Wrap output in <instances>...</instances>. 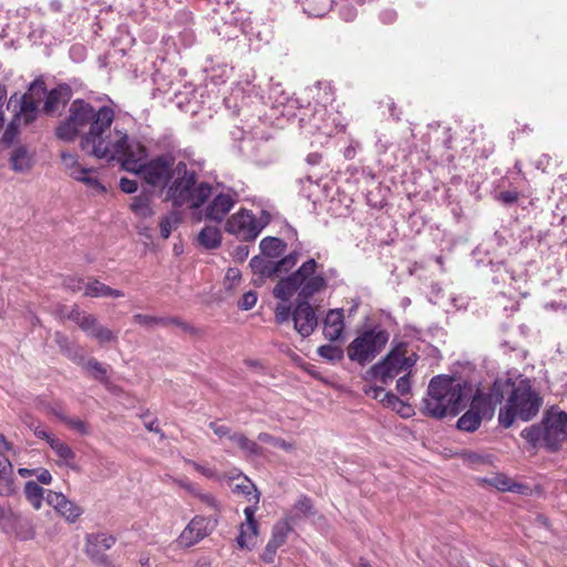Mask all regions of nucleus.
Instances as JSON below:
<instances>
[{"instance_id": "27", "label": "nucleus", "mask_w": 567, "mask_h": 567, "mask_svg": "<svg viewBox=\"0 0 567 567\" xmlns=\"http://www.w3.org/2000/svg\"><path fill=\"white\" fill-rule=\"evenodd\" d=\"M10 165L17 173L29 172L33 166V154L24 146H19L11 154Z\"/></svg>"}, {"instance_id": "10", "label": "nucleus", "mask_w": 567, "mask_h": 567, "mask_svg": "<svg viewBox=\"0 0 567 567\" xmlns=\"http://www.w3.org/2000/svg\"><path fill=\"white\" fill-rule=\"evenodd\" d=\"M45 94L44 83L35 81L31 84L29 91L22 95L20 101V110L7 127L3 134V142L10 144L18 134V126L23 123L28 125L32 123L38 115V105L42 96Z\"/></svg>"}, {"instance_id": "38", "label": "nucleus", "mask_w": 567, "mask_h": 567, "mask_svg": "<svg viewBox=\"0 0 567 567\" xmlns=\"http://www.w3.org/2000/svg\"><path fill=\"white\" fill-rule=\"evenodd\" d=\"M332 0H306L305 11L313 17L324 16L331 8Z\"/></svg>"}, {"instance_id": "33", "label": "nucleus", "mask_w": 567, "mask_h": 567, "mask_svg": "<svg viewBox=\"0 0 567 567\" xmlns=\"http://www.w3.org/2000/svg\"><path fill=\"white\" fill-rule=\"evenodd\" d=\"M131 209L138 218H150L155 214L151 206V198L146 195H138L132 199Z\"/></svg>"}, {"instance_id": "61", "label": "nucleus", "mask_w": 567, "mask_h": 567, "mask_svg": "<svg viewBox=\"0 0 567 567\" xmlns=\"http://www.w3.org/2000/svg\"><path fill=\"white\" fill-rule=\"evenodd\" d=\"M35 475L41 484L49 485L52 482V475L47 468H37Z\"/></svg>"}, {"instance_id": "23", "label": "nucleus", "mask_w": 567, "mask_h": 567, "mask_svg": "<svg viewBox=\"0 0 567 567\" xmlns=\"http://www.w3.org/2000/svg\"><path fill=\"white\" fill-rule=\"evenodd\" d=\"M0 450V496H12L17 493V484L13 478V465Z\"/></svg>"}, {"instance_id": "37", "label": "nucleus", "mask_w": 567, "mask_h": 567, "mask_svg": "<svg viewBox=\"0 0 567 567\" xmlns=\"http://www.w3.org/2000/svg\"><path fill=\"white\" fill-rule=\"evenodd\" d=\"M24 494L34 509L42 506L43 488L35 482L29 481L24 485Z\"/></svg>"}, {"instance_id": "44", "label": "nucleus", "mask_w": 567, "mask_h": 567, "mask_svg": "<svg viewBox=\"0 0 567 567\" xmlns=\"http://www.w3.org/2000/svg\"><path fill=\"white\" fill-rule=\"evenodd\" d=\"M318 354L331 362L339 361L343 358V351L340 347L332 344H323L318 348Z\"/></svg>"}, {"instance_id": "13", "label": "nucleus", "mask_w": 567, "mask_h": 567, "mask_svg": "<svg viewBox=\"0 0 567 567\" xmlns=\"http://www.w3.org/2000/svg\"><path fill=\"white\" fill-rule=\"evenodd\" d=\"M217 525V516L209 518L195 516L181 533L177 542L181 546L190 547L208 536Z\"/></svg>"}, {"instance_id": "2", "label": "nucleus", "mask_w": 567, "mask_h": 567, "mask_svg": "<svg viewBox=\"0 0 567 567\" xmlns=\"http://www.w3.org/2000/svg\"><path fill=\"white\" fill-rule=\"evenodd\" d=\"M471 396L472 386L467 382L437 375L430 381L421 410L424 415L434 419H443L449 414L456 415L465 408Z\"/></svg>"}, {"instance_id": "19", "label": "nucleus", "mask_w": 567, "mask_h": 567, "mask_svg": "<svg viewBox=\"0 0 567 567\" xmlns=\"http://www.w3.org/2000/svg\"><path fill=\"white\" fill-rule=\"evenodd\" d=\"M48 503L69 523H75L83 514L82 507L66 498L62 493L50 492Z\"/></svg>"}, {"instance_id": "60", "label": "nucleus", "mask_w": 567, "mask_h": 567, "mask_svg": "<svg viewBox=\"0 0 567 567\" xmlns=\"http://www.w3.org/2000/svg\"><path fill=\"white\" fill-rule=\"evenodd\" d=\"M266 262L265 257H254L250 259L249 266L254 274H259L261 276V272L264 270V265Z\"/></svg>"}, {"instance_id": "29", "label": "nucleus", "mask_w": 567, "mask_h": 567, "mask_svg": "<svg viewBox=\"0 0 567 567\" xmlns=\"http://www.w3.org/2000/svg\"><path fill=\"white\" fill-rule=\"evenodd\" d=\"M482 482L488 486L495 487L501 492H518L522 493L525 488L524 485L514 482L505 474H494L491 477H485Z\"/></svg>"}, {"instance_id": "48", "label": "nucleus", "mask_w": 567, "mask_h": 567, "mask_svg": "<svg viewBox=\"0 0 567 567\" xmlns=\"http://www.w3.org/2000/svg\"><path fill=\"white\" fill-rule=\"evenodd\" d=\"M380 402L389 408H392L393 410L396 409V406L410 410V405L405 404L402 400H400L396 395H394L391 392L383 393V396L380 399Z\"/></svg>"}, {"instance_id": "62", "label": "nucleus", "mask_w": 567, "mask_h": 567, "mask_svg": "<svg viewBox=\"0 0 567 567\" xmlns=\"http://www.w3.org/2000/svg\"><path fill=\"white\" fill-rule=\"evenodd\" d=\"M277 549H278L277 547L270 548V544L268 543L266 548H265V551L262 554V560L266 561V563H272Z\"/></svg>"}, {"instance_id": "9", "label": "nucleus", "mask_w": 567, "mask_h": 567, "mask_svg": "<svg viewBox=\"0 0 567 567\" xmlns=\"http://www.w3.org/2000/svg\"><path fill=\"white\" fill-rule=\"evenodd\" d=\"M389 333L381 328L369 329L359 334L348 346L347 354L351 361L365 364L372 361L385 347Z\"/></svg>"}, {"instance_id": "12", "label": "nucleus", "mask_w": 567, "mask_h": 567, "mask_svg": "<svg viewBox=\"0 0 567 567\" xmlns=\"http://www.w3.org/2000/svg\"><path fill=\"white\" fill-rule=\"evenodd\" d=\"M176 164L177 162L174 159L161 156L146 163L138 175L147 184L165 188L171 179V175H173V171L176 168Z\"/></svg>"}, {"instance_id": "64", "label": "nucleus", "mask_w": 567, "mask_h": 567, "mask_svg": "<svg viewBox=\"0 0 567 567\" xmlns=\"http://www.w3.org/2000/svg\"><path fill=\"white\" fill-rule=\"evenodd\" d=\"M68 287L70 289H72L73 291H80L82 290V286L84 287V282L82 280H74V279H70L68 282H66Z\"/></svg>"}, {"instance_id": "54", "label": "nucleus", "mask_w": 567, "mask_h": 567, "mask_svg": "<svg viewBox=\"0 0 567 567\" xmlns=\"http://www.w3.org/2000/svg\"><path fill=\"white\" fill-rule=\"evenodd\" d=\"M173 483L177 485L178 487L185 489L188 494L195 496V494L198 492V487L193 484L187 478H172Z\"/></svg>"}, {"instance_id": "49", "label": "nucleus", "mask_w": 567, "mask_h": 567, "mask_svg": "<svg viewBox=\"0 0 567 567\" xmlns=\"http://www.w3.org/2000/svg\"><path fill=\"white\" fill-rule=\"evenodd\" d=\"M185 463L192 465L194 467V470H196L197 472H199L202 475L208 477V478H218L220 480L221 477L220 476H217V473L215 470L210 468V467H207V466H204L197 462H194L189 458H185Z\"/></svg>"}, {"instance_id": "26", "label": "nucleus", "mask_w": 567, "mask_h": 567, "mask_svg": "<svg viewBox=\"0 0 567 567\" xmlns=\"http://www.w3.org/2000/svg\"><path fill=\"white\" fill-rule=\"evenodd\" d=\"M291 530L292 516H286L284 519L277 522L272 527L271 537L268 542L270 544V548L281 547L286 543Z\"/></svg>"}, {"instance_id": "3", "label": "nucleus", "mask_w": 567, "mask_h": 567, "mask_svg": "<svg viewBox=\"0 0 567 567\" xmlns=\"http://www.w3.org/2000/svg\"><path fill=\"white\" fill-rule=\"evenodd\" d=\"M501 382L503 388L505 384L511 385L506 404L498 414V422L504 427H511L515 420L530 421L538 414L543 405V398L529 380L523 379L513 383Z\"/></svg>"}, {"instance_id": "24", "label": "nucleus", "mask_w": 567, "mask_h": 567, "mask_svg": "<svg viewBox=\"0 0 567 567\" xmlns=\"http://www.w3.org/2000/svg\"><path fill=\"white\" fill-rule=\"evenodd\" d=\"M299 255L297 252H291L278 261L267 260L264 265V270L261 272L262 277H272L280 272H287L292 269L297 261Z\"/></svg>"}, {"instance_id": "31", "label": "nucleus", "mask_w": 567, "mask_h": 567, "mask_svg": "<svg viewBox=\"0 0 567 567\" xmlns=\"http://www.w3.org/2000/svg\"><path fill=\"white\" fill-rule=\"evenodd\" d=\"M70 97L68 87L60 86L50 91L44 103V111L48 114L55 112L61 104H65Z\"/></svg>"}, {"instance_id": "43", "label": "nucleus", "mask_w": 567, "mask_h": 567, "mask_svg": "<svg viewBox=\"0 0 567 567\" xmlns=\"http://www.w3.org/2000/svg\"><path fill=\"white\" fill-rule=\"evenodd\" d=\"M258 440L260 442L269 443L272 446L281 449V450L286 451V452H293L295 449H296L293 443L287 442V441L282 440L280 437L272 436L271 434L266 433V432L259 433L258 434Z\"/></svg>"}, {"instance_id": "51", "label": "nucleus", "mask_w": 567, "mask_h": 567, "mask_svg": "<svg viewBox=\"0 0 567 567\" xmlns=\"http://www.w3.org/2000/svg\"><path fill=\"white\" fill-rule=\"evenodd\" d=\"M241 275L237 268H229L225 276V286L227 289H231L240 281Z\"/></svg>"}, {"instance_id": "18", "label": "nucleus", "mask_w": 567, "mask_h": 567, "mask_svg": "<svg viewBox=\"0 0 567 567\" xmlns=\"http://www.w3.org/2000/svg\"><path fill=\"white\" fill-rule=\"evenodd\" d=\"M236 203V194L234 192L219 193L214 195L212 202L205 209L206 218L220 221L230 212Z\"/></svg>"}, {"instance_id": "11", "label": "nucleus", "mask_w": 567, "mask_h": 567, "mask_svg": "<svg viewBox=\"0 0 567 567\" xmlns=\"http://www.w3.org/2000/svg\"><path fill=\"white\" fill-rule=\"evenodd\" d=\"M270 220V214L265 210L256 218L249 210L240 209L228 218L225 229L243 240H254Z\"/></svg>"}, {"instance_id": "36", "label": "nucleus", "mask_w": 567, "mask_h": 567, "mask_svg": "<svg viewBox=\"0 0 567 567\" xmlns=\"http://www.w3.org/2000/svg\"><path fill=\"white\" fill-rule=\"evenodd\" d=\"M230 441L234 442L244 453L247 455H260L261 449L259 445L248 439L245 434L239 432H234L230 435Z\"/></svg>"}, {"instance_id": "14", "label": "nucleus", "mask_w": 567, "mask_h": 567, "mask_svg": "<svg viewBox=\"0 0 567 567\" xmlns=\"http://www.w3.org/2000/svg\"><path fill=\"white\" fill-rule=\"evenodd\" d=\"M404 351L395 349L388 353L381 362L373 365L371 372L381 383L386 384L404 371Z\"/></svg>"}, {"instance_id": "4", "label": "nucleus", "mask_w": 567, "mask_h": 567, "mask_svg": "<svg viewBox=\"0 0 567 567\" xmlns=\"http://www.w3.org/2000/svg\"><path fill=\"white\" fill-rule=\"evenodd\" d=\"M165 189V199L176 207L188 205L190 208H198L213 195L209 184L196 185L195 172L188 169L187 164L182 161L177 162Z\"/></svg>"}, {"instance_id": "41", "label": "nucleus", "mask_w": 567, "mask_h": 567, "mask_svg": "<svg viewBox=\"0 0 567 567\" xmlns=\"http://www.w3.org/2000/svg\"><path fill=\"white\" fill-rule=\"evenodd\" d=\"M94 318L93 315L85 313L80 309H72L69 313V319L74 321L84 332L94 323Z\"/></svg>"}, {"instance_id": "28", "label": "nucleus", "mask_w": 567, "mask_h": 567, "mask_svg": "<svg viewBox=\"0 0 567 567\" xmlns=\"http://www.w3.org/2000/svg\"><path fill=\"white\" fill-rule=\"evenodd\" d=\"M84 296L93 297V298H101V297L122 298V297H124V292L118 289H113L99 280H93V281H89L84 285Z\"/></svg>"}, {"instance_id": "30", "label": "nucleus", "mask_w": 567, "mask_h": 567, "mask_svg": "<svg viewBox=\"0 0 567 567\" xmlns=\"http://www.w3.org/2000/svg\"><path fill=\"white\" fill-rule=\"evenodd\" d=\"M85 333L95 339L101 346L115 343L117 341L116 332L105 326H102L97 321L96 317L94 318V323L89 328V330H85Z\"/></svg>"}, {"instance_id": "46", "label": "nucleus", "mask_w": 567, "mask_h": 567, "mask_svg": "<svg viewBox=\"0 0 567 567\" xmlns=\"http://www.w3.org/2000/svg\"><path fill=\"white\" fill-rule=\"evenodd\" d=\"M84 367L95 379L102 380L106 374L105 368L93 358L87 360Z\"/></svg>"}, {"instance_id": "39", "label": "nucleus", "mask_w": 567, "mask_h": 567, "mask_svg": "<svg viewBox=\"0 0 567 567\" xmlns=\"http://www.w3.org/2000/svg\"><path fill=\"white\" fill-rule=\"evenodd\" d=\"M18 513L9 504L0 503V529L3 533L8 534L12 529V524Z\"/></svg>"}, {"instance_id": "40", "label": "nucleus", "mask_w": 567, "mask_h": 567, "mask_svg": "<svg viewBox=\"0 0 567 567\" xmlns=\"http://www.w3.org/2000/svg\"><path fill=\"white\" fill-rule=\"evenodd\" d=\"M311 509H312L311 499L306 496H302L296 502L292 509L290 511V513L287 516H292V523H293L296 519H298L302 516L310 515Z\"/></svg>"}, {"instance_id": "59", "label": "nucleus", "mask_w": 567, "mask_h": 567, "mask_svg": "<svg viewBox=\"0 0 567 567\" xmlns=\"http://www.w3.org/2000/svg\"><path fill=\"white\" fill-rule=\"evenodd\" d=\"M497 199L504 204H513L518 199V193L515 190H506L498 194Z\"/></svg>"}, {"instance_id": "50", "label": "nucleus", "mask_w": 567, "mask_h": 567, "mask_svg": "<svg viewBox=\"0 0 567 567\" xmlns=\"http://www.w3.org/2000/svg\"><path fill=\"white\" fill-rule=\"evenodd\" d=\"M257 302V295L254 291L246 292L238 301V307L243 310H250Z\"/></svg>"}, {"instance_id": "6", "label": "nucleus", "mask_w": 567, "mask_h": 567, "mask_svg": "<svg viewBox=\"0 0 567 567\" xmlns=\"http://www.w3.org/2000/svg\"><path fill=\"white\" fill-rule=\"evenodd\" d=\"M520 435L533 447L544 446L557 451L567 441V412L550 409L540 424L524 429Z\"/></svg>"}, {"instance_id": "53", "label": "nucleus", "mask_w": 567, "mask_h": 567, "mask_svg": "<svg viewBox=\"0 0 567 567\" xmlns=\"http://www.w3.org/2000/svg\"><path fill=\"white\" fill-rule=\"evenodd\" d=\"M59 417L65 422L71 429L76 430L80 433L85 434L87 432L85 423L80 419H69L64 415L59 414Z\"/></svg>"}, {"instance_id": "21", "label": "nucleus", "mask_w": 567, "mask_h": 567, "mask_svg": "<svg viewBox=\"0 0 567 567\" xmlns=\"http://www.w3.org/2000/svg\"><path fill=\"white\" fill-rule=\"evenodd\" d=\"M115 544V537L105 534L97 533L91 534L86 537V554L96 561L104 560V553L109 550Z\"/></svg>"}, {"instance_id": "17", "label": "nucleus", "mask_w": 567, "mask_h": 567, "mask_svg": "<svg viewBox=\"0 0 567 567\" xmlns=\"http://www.w3.org/2000/svg\"><path fill=\"white\" fill-rule=\"evenodd\" d=\"M257 507L247 506L244 509L245 522L239 526V535L236 538L239 548H251L256 544L258 535V523L255 518Z\"/></svg>"}, {"instance_id": "25", "label": "nucleus", "mask_w": 567, "mask_h": 567, "mask_svg": "<svg viewBox=\"0 0 567 567\" xmlns=\"http://www.w3.org/2000/svg\"><path fill=\"white\" fill-rule=\"evenodd\" d=\"M8 534L20 540H31L34 539L37 532L33 520L19 512Z\"/></svg>"}, {"instance_id": "56", "label": "nucleus", "mask_w": 567, "mask_h": 567, "mask_svg": "<svg viewBox=\"0 0 567 567\" xmlns=\"http://www.w3.org/2000/svg\"><path fill=\"white\" fill-rule=\"evenodd\" d=\"M30 429L33 431V434L41 439V440H45L48 442V444L50 445V441L51 440H54L55 436L51 435L49 432H47L44 430V427H42L41 425H34L33 423L29 425Z\"/></svg>"}, {"instance_id": "8", "label": "nucleus", "mask_w": 567, "mask_h": 567, "mask_svg": "<svg viewBox=\"0 0 567 567\" xmlns=\"http://www.w3.org/2000/svg\"><path fill=\"white\" fill-rule=\"evenodd\" d=\"M110 153L103 158L117 159L124 169L138 174L144 167L147 157L146 148L135 141H128L125 133L115 130L112 141L109 143Z\"/></svg>"}, {"instance_id": "45", "label": "nucleus", "mask_w": 567, "mask_h": 567, "mask_svg": "<svg viewBox=\"0 0 567 567\" xmlns=\"http://www.w3.org/2000/svg\"><path fill=\"white\" fill-rule=\"evenodd\" d=\"M133 321L140 326L153 327L155 324L165 323V319L157 318L148 315L136 313L133 316Z\"/></svg>"}, {"instance_id": "63", "label": "nucleus", "mask_w": 567, "mask_h": 567, "mask_svg": "<svg viewBox=\"0 0 567 567\" xmlns=\"http://www.w3.org/2000/svg\"><path fill=\"white\" fill-rule=\"evenodd\" d=\"M368 395H371L373 399L379 400L383 396V393H386L383 388L374 386L370 388L365 391Z\"/></svg>"}, {"instance_id": "35", "label": "nucleus", "mask_w": 567, "mask_h": 567, "mask_svg": "<svg viewBox=\"0 0 567 567\" xmlns=\"http://www.w3.org/2000/svg\"><path fill=\"white\" fill-rule=\"evenodd\" d=\"M198 241L207 249L216 248L220 245L221 235L217 227L206 226L198 234Z\"/></svg>"}, {"instance_id": "47", "label": "nucleus", "mask_w": 567, "mask_h": 567, "mask_svg": "<svg viewBox=\"0 0 567 567\" xmlns=\"http://www.w3.org/2000/svg\"><path fill=\"white\" fill-rule=\"evenodd\" d=\"M194 497L198 498V501L203 503L206 507L215 512L219 511V503L212 494L204 493L200 489H198Z\"/></svg>"}, {"instance_id": "57", "label": "nucleus", "mask_w": 567, "mask_h": 567, "mask_svg": "<svg viewBox=\"0 0 567 567\" xmlns=\"http://www.w3.org/2000/svg\"><path fill=\"white\" fill-rule=\"evenodd\" d=\"M411 389L409 375H403L396 381V390L401 395L408 394Z\"/></svg>"}, {"instance_id": "52", "label": "nucleus", "mask_w": 567, "mask_h": 567, "mask_svg": "<svg viewBox=\"0 0 567 567\" xmlns=\"http://www.w3.org/2000/svg\"><path fill=\"white\" fill-rule=\"evenodd\" d=\"M209 429L213 430V432L219 436V437H228L230 440V435L234 433L231 432L230 427L220 424L219 422H210L208 424Z\"/></svg>"}, {"instance_id": "7", "label": "nucleus", "mask_w": 567, "mask_h": 567, "mask_svg": "<svg viewBox=\"0 0 567 567\" xmlns=\"http://www.w3.org/2000/svg\"><path fill=\"white\" fill-rule=\"evenodd\" d=\"M503 398V383L501 380L494 382L491 393L476 392L472 396L470 409L458 419L457 427L462 431H476L484 419H491L495 406Z\"/></svg>"}, {"instance_id": "58", "label": "nucleus", "mask_w": 567, "mask_h": 567, "mask_svg": "<svg viewBox=\"0 0 567 567\" xmlns=\"http://www.w3.org/2000/svg\"><path fill=\"white\" fill-rule=\"evenodd\" d=\"M121 189L126 194H133L137 190V183L133 179L121 178L120 181Z\"/></svg>"}, {"instance_id": "55", "label": "nucleus", "mask_w": 567, "mask_h": 567, "mask_svg": "<svg viewBox=\"0 0 567 567\" xmlns=\"http://www.w3.org/2000/svg\"><path fill=\"white\" fill-rule=\"evenodd\" d=\"M276 320L278 323L286 322L290 317V307L285 303L277 305L275 309Z\"/></svg>"}, {"instance_id": "20", "label": "nucleus", "mask_w": 567, "mask_h": 567, "mask_svg": "<svg viewBox=\"0 0 567 567\" xmlns=\"http://www.w3.org/2000/svg\"><path fill=\"white\" fill-rule=\"evenodd\" d=\"M221 478L228 481V484L234 494L244 496L249 502L252 501V506L257 507L260 494L254 483L247 476L241 475V473H237L236 475L225 474L221 476Z\"/></svg>"}, {"instance_id": "15", "label": "nucleus", "mask_w": 567, "mask_h": 567, "mask_svg": "<svg viewBox=\"0 0 567 567\" xmlns=\"http://www.w3.org/2000/svg\"><path fill=\"white\" fill-rule=\"evenodd\" d=\"M62 165L69 176L75 181L84 183L86 186L94 188L99 192H104L105 188L100 184L97 178L93 175L94 171L91 168L83 167L75 154L62 152L61 153Z\"/></svg>"}, {"instance_id": "34", "label": "nucleus", "mask_w": 567, "mask_h": 567, "mask_svg": "<svg viewBox=\"0 0 567 567\" xmlns=\"http://www.w3.org/2000/svg\"><path fill=\"white\" fill-rule=\"evenodd\" d=\"M260 249L265 257L277 258L286 249V244L276 237H266L260 241Z\"/></svg>"}, {"instance_id": "16", "label": "nucleus", "mask_w": 567, "mask_h": 567, "mask_svg": "<svg viewBox=\"0 0 567 567\" xmlns=\"http://www.w3.org/2000/svg\"><path fill=\"white\" fill-rule=\"evenodd\" d=\"M292 320L295 330L303 338L309 337L318 326L316 311L308 301L298 300L292 312Z\"/></svg>"}, {"instance_id": "32", "label": "nucleus", "mask_w": 567, "mask_h": 567, "mask_svg": "<svg viewBox=\"0 0 567 567\" xmlns=\"http://www.w3.org/2000/svg\"><path fill=\"white\" fill-rule=\"evenodd\" d=\"M50 447L60 458L59 464H64L71 468H74L73 462L75 460V453L66 443L55 437L54 440L50 441Z\"/></svg>"}, {"instance_id": "5", "label": "nucleus", "mask_w": 567, "mask_h": 567, "mask_svg": "<svg viewBox=\"0 0 567 567\" xmlns=\"http://www.w3.org/2000/svg\"><path fill=\"white\" fill-rule=\"evenodd\" d=\"M315 259L305 261L293 274L280 279L272 293L277 299L288 301L296 292L300 301H308L311 297L326 290L328 286L323 274L317 271Z\"/></svg>"}, {"instance_id": "22", "label": "nucleus", "mask_w": 567, "mask_h": 567, "mask_svg": "<svg viewBox=\"0 0 567 567\" xmlns=\"http://www.w3.org/2000/svg\"><path fill=\"white\" fill-rule=\"evenodd\" d=\"M344 330L343 309H331L323 319V336L329 341H337Z\"/></svg>"}, {"instance_id": "42", "label": "nucleus", "mask_w": 567, "mask_h": 567, "mask_svg": "<svg viewBox=\"0 0 567 567\" xmlns=\"http://www.w3.org/2000/svg\"><path fill=\"white\" fill-rule=\"evenodd\" d=\"M179 216L177 213L172 212L161 218L159 229L161 235L164 239H167L172 234V230L178 225Z\"/></svg>"}, {"instance_id": "1", "label": "nucleus", "mask_w": 567, "mask_h": 567, "mask_svg": "<svg viewBox=\"0 0 567 567\" xmlns=\"http://www.w3.org/2000/svg\"><path fill=\"white\" fill-rule=\"evenodd\" d=\"M114 115L110 106L95 109L83 100H75L70 105L68 117L56 127V136L65 142L80 136V146L84 152L104 157L110 153L107 145L113 137L110 128Z\"/></svg>"}]
</instances>
